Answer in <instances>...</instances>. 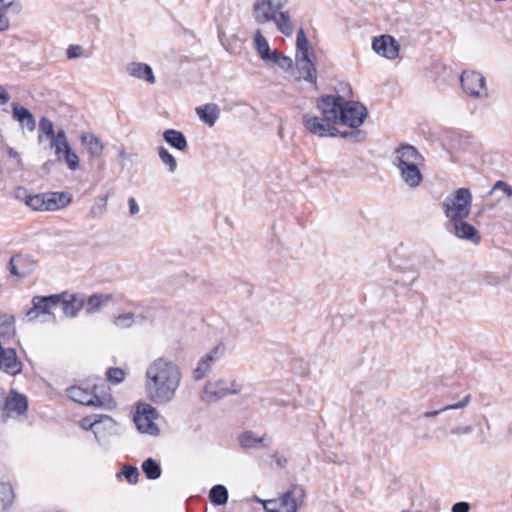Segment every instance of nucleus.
Masks as SVG:
<instances>
[{
    "mask_svg": "<svg viewBox=\"0 0 512 512\" xmlns=\"http://www.w3.org/2000/svg\"><path fill=\"white\" fill-rule=\"evenodd\" d=\"M401 512H410V511H408V510H403V511H401Z\"/></svg>",
    "mask_w": 512,
    "mask_h": 512,
    "instance_id": "obj_63",
    "label": "nucleus"
},
{
    "mask_svg": "<svg viewBox=\"0 0 512 512\" xmlns=\"http://www.w3.org/2000/svg\"><path fill=\"white\" fill-rule=\"evenodd\" d=\"M107 206V199L106 198H99L94 205L90 208L89 216L91 218H96L98 216H101L105 213Z\"/></svg>",
    "mask_w": 512,
    "mask_h": 512,
    "instance_id": "obj_47",
    "label": "nucleus"
},
{
    "mask_svg": "<svg viewBox=\"0 0 512 512\" xmlns=\"http://www.w3.org/2000/svg\"><path fill=\"white\" fill-rule=\"evenodd\" d=\"M276 64L283 70H288L292 67V59L286 55H281Z\"/></svg>",
    "mask_w": 512,
    "mask_h": 512,
    "instance_id": "obj_52",
    "label": "nucleus"
},
{
    "mask_svg": "<svg viewBox=\"0 0 512 512\" xmlns=\"http://www.w3.org/2000/svg\"><path fill=\"white\" fill-rule=\"evenodd\" d=\"M420 164H405L404 166L397 167L400 172L401 179L410 188H417L423 181V175L419 169Z\"/></svg>",
    "mask_w": 512,
    "mask_h": 512,
    "instance_id": "obj_21",
    "label": "nucleus"
},
{
    "mask_svg": "<svg viewBox=\"0 0 512 512\" xmlns=\"http://www.w3.org/2000/svg\"><path fill=\"white\" fill-rule=\"evenodd\" d=\"M61 156L66 162L68 168L72 171H75L79 168V157L78 155L70 148L65 150Z\"/></svg>",
    "mask_w": 512,
    "mask_h": 512,
    "instance_id": "obj_42",
    "label": "nucleus"
},
{
    "mask_svg": "<svg viewBox=\"0 0 512 512\" xmlns=\"http://www.w3.org/2000/svg\"><path fill=\"white\" fill-rule=\"evenodd\" d=\"M496 190H501L507 197H512V186L510 184L506 183L505 181L498 180L494 184L490 193H492L493 191H496Z\"/></svg>",
    "mask_w": 512,
    "mask_h": 512,
    "instance_id": "obj_49",
    "label": "nucleus"
},
{
    "mask_svg": "<svg viewBox=\"0 0 512 512\" xmlns=\"http://www.w3.org/2000/svg\"><path fill=\"white\" fill-rule=\"evenodd\" d=\"M0 370L8 375L16 376L23 370V363L18 358L16 350L6 347L0 340Z\"/></svg>",
    "mask_w": 512,
    "mask_h": 512,
    "instance_id": "obj_11",
    "label": "nucleus"
},
{
    "mask_svg": "<svg viewBox=\"0 0 512 512\" xmlns=\"http://www.w3.org/2000/svg\"><path fill=\"white\" fill-rule=\"evenodd\" d=\"M118 156H119V158H125V156H126V152H125V150H124V149H121V150L119 151V153H118Z\"/></svg>",
    "mask_w": 512,
    "mask_h": 512,
    "instance_id": "obj_62",
    "label": "nucleus"
},
{
    "mask_svg": "<svg viewBox=\"0 0 512 512\" xmlns=\"http://www.w3.org/2000/svg\"><path fill=\"white\" fill-rule=\"evenodd\" d=\"M195 111L199 119L209 127L215 125L221 112L220 107L216 103H207L198 106Z\"/></svg>",
    "mask_w": 512,
    "mask_h": 512,
    "instance_id": "obj_22",
    "label": "nucleus"
},
{
    "mask_svg": "<svg viewBox=\"0 0 512 512\" xmlns=\"http://www.w3.org/2000/svg\"><path fill=\"white\" fill-rule=\"evenodd\" d=\"M306 496L305 489L300 485H293L279 499L281 512H297Z\"/></svg>",
    "mask_w": 512,
    "mask_h": 512,
    "instance_id": "obj_15",
    "label": "nucleus"
},
{
    "mask_svg": "<svg viewBox=\"0 0 512 512\" xmlns=\"http://www.w3.org/2000/svg\"><path fill=\"white\" fill-rule=\"evenodd\" d=\"M473 428L472 426H458L453 429H451V433L455 435H463V434H469L472 432Z\"/></svg>",
    "mask_w": 512,
    "mask_h": 512,
    "instance_id": "obj_55",
    "label": "nucleus"
},
{
    "mask_svg": "<svg viewBox=\"0 0 512 512\" xmlns=\"http://www.w3.org/2000/svg\"><path fill=\"white\" fill-rule=\"evenodd\" d=\"M0 8L6 9L17 15L22 10V4L20 0H0Z\"/></svg>",
    "mask_w": 512,
    "mask_h": 512,
    "instance_id": "obj_48",
    "label": "nucleus"
},
{
    "mask_svg": "<svg viewBox=\"0 0 512 512\" xmlns=\"http://www.w3.org/2000/svg\"><path fill=\"white\" fill-rule=\"evenodd\" d=\"M344 98L340 95H322L316 101L320 116L306 113L302 117L305 129L318 137H336L339 130L335 124L340 123V110Z\"/></svg>",
    "mask_w": 512,
    "mask_h": 512,
    "instance_id": "obj_2",
    "label": "nucleus"
},
{
    "mask_svg": "<svg viewBox=\"0 0 512 512\" xmlns=\"http://www.w3.org/2000/svg\"><path fill=\"white\" fill-rule=\"evenodd\" d=\"M296 67L300 78L309 83L316 84L317 71L315 67V55L296 57Z\"/></svg>",
    "mask_w": 512,
    "mask_h": 512,
    "instance_id": "obj_18",
    "label": "nucleus"
},
{
    "mask_svg": "<svg viewBox=\"0 0 512 512\" xmlns=\"http://www.w3.org/2000/svg\"><path fill=\"white\" fill-rule=\"evenodd\" d=\"M274 457L276 458V462L280 467H284L287 463V459L283 456H278V454H275Z\"/></svg>",
    "mask_w": 512,
    "mask_h": 512,
    "instance_id": "obj_60",
    "label": "nucleus"
},
{
    "mask_svg": "<svg viewBox=\"0 0 512 512\" xmlns=\"http://www.w3.org/2000/svg\"><path fill=\"white\" fill-rule=\"evenodd\" d=\"M107 379L113 384H119L125 379V372L121 368L110 367L106 372Z\"/></svg>",
    "mask_w": 512,
    "mask_h": 512,
    "instance_id": "obj_46",
    "label": "nucleus"
},
{
    "mask_svg": "<svg viewBox=\"0 0 512 512\" xmlns=\"http://www.w3.org/2000/svg\"><path fill=\"white\" fill-rule=\"evenodd\" d=\"M134 323L135 315L132 312L119 314L113 319V324L120 329L130 328L134 325Z\"/></svg>",
    "mask_w": 512,
    "mask_h": 512,
    "instance_id": "obj_41",
    "label": "nucleus"
},
{
    "mask_svg": "<svg viewBox=\"0 0 512 512\" xmlns=\"http://www.w3.org/2000/svg\"><path fill=\"white\" fill-rule=\"evenodd\" d=\"M112 299L111 295L108 294H93L87 301H84V307L88 313L97 312L103 303Z\"/></svg>",
    "mask_w": 512,
    "mask_h": 512,
    "instance_id": "obj_33",
    "label": "nucleus"
},
{
    "mask_svg": "<svg viewBox=\"0 0 512 512\" xmlns=\"http://www.w3.org/2000/svg\"><path fill=\"white\" fill-rule=\"evenodd\" d=\"M59 294L49 296H35L32 299V307L27 311L28 320H34L41 314H52V310L58 308Z\"/></svg>",
    "mask_w": 512,
    "mask_h": 512,
    "instance_id": "obj_13",
    "label": "nucleus"
},
{
    "mask_svg": "<svg viewBox=\"0 0 512 512\" xmlns=\"http://www.w3.org/2000/svg\"><path fill=\"white\" fill-rule=\"evenodd\" d=\"M121 474L130 484H136L140 475L137 467L131 465H124Z\"/></svg>",
    "mask_w": 512,
    "mask_h": 512,
    "instance_id": "obj_45",
    "label": "nucleus"
},
{
    "mask_svg": "<svg viewBox=\"0 0 512 512\" xmlns=\"http://www.w3.org/2000/svg\"><path fill=\"white\" fill-rule=\"evenodd\" d=\"M179 366L164 357L155 359L145 374V393L155 404H167L175 397L181 382Z\"/></svg>",
    "mask_w": 512,
    "mask_h": 512,
    "instance_id": "obj_1",
    "label": "nucleus"
},
{
    "mask_svg": "<svg viewBox=\"0 0 512 512\" xmlns=\"http://www.w3.org/2000/svg\"><path fill=\"white\" fill-rule=\"evenodd\" d=\"M287 4V0H256L252 15L257 24L263 25L276 21V16Z\"/></svg>",
    "mask_w": 512,
    "mask_h": 512,
    "instance_id": "obj_7",
    "label": "nucleus"
},
{
    "mask_svg": "<svg viewBox=\"0 0 512 512\" xmlns=\"http://www.w3.org/2000/svg\"><path fill=\"white\" fill-rule=\"evenodd\" d=\"M39 139H41V135L44 134L47 138H51L55 135L54 126L52 121H50L46 117H42L39 121Z\"/></svg>",
    "mask_w": 512,
    "mask_h": 512,
    "instance_id": "obj_43",
    "label": "nucleus"
},
{
    "mask_svg": "<svg viewBox=\"0 0 512 512\" xmlns=\"http://www.w3.org/2000/svg\"><path fill=\"white\" fill-rule=\"evenodd\" d=\"M14 317L7 314L0 315V340L6 342L15 336Z\"/></svg>",
    "mask_w": 512,
    "mask_h": 512,
    "instance_id": "obj_29",
    "label": "nucleus"
},
{
    "mask_svg": "<svg viewBox=\"0 0 512 512\" xmlns=\"http://www.w3.org/2000/svg\"><path fill=\"white\" fill-rule=\"evenodd\" d=\"M355 130L351 131H339L337 136L342 138L351 139L353 142H362L366 138V132L363 130H359L354 128Z\"/></svg>",
    "mask_w": 512,
    "mask_h": 512,
    "instance_id": "obj_44",
    "label": "nucleus"
},
{
    "mask_svg": "<svg viewBox=\"0 0 512 512\" xmlns=\"http://www.w3.org/2000/svg\"><path fill=\"white\" fill-rule=\"evenodd\" d=\"M281 55H282V54H281L280 52H278V50L271 51V50L269 49L268 56H267V57H263L262 59H263L264 61H271V62H273V63H275V64H276V62H277V61H278V59L281 57Z\"/></svg>",
    "mask_w": 512,
    "mask_h": 512,
    "instance_id": "obj_56",
    "label": "nucleus"
},
{
    "mask_svg": "<svg viewBox=\"0 0 512 512\" xmlns=\"http://www.w3.org/2000/svg\"><path fill=\"white\" fill-rule=\"evenodd\" d=\"M158 156L170 173H174L176 171L177 161L164 146L158 147Z\"/></svg>",
    "mask_w": 512,
    "mask_h": 512,
    "instance_id": "obj_38",
    "label": "nucleus"
},
{
    "mask_svg": "<svg viewBox=\"0 0 512 512\" xmlns=\"http://www.w3.org/2000/svg\"><path fill=\"white\" fill-rule=\"evenodd\" d=\"M15 199L37 212H54L70 205L72 196L68 192H46L33 194L27 188L19 186L14 192Z\"/></svg>",
    "mask_w": 512,
    "mask_h": 512,
    "instance_id": "obj_3",
    "label": "nucleus"
},
{
    "mask_svg": "<svg viewBox=\"0 0 512 512\" xmlns=\"http://www.w3.org/2000/svg\"><path fill=\"white\" fill-rule=\"evenodd\" d=\"M254 45L261 58L268 56L270 47L259 29L254 33Z\"/></svg>",
    "mask_w": 512,
    "mask_h": 512,
    "instance_id": "obj_40",
    "label": "nucleus"
},
{
    "mask_svg": "<svg viewBox=\"0 0 512 512\" xmlns=\"http://www.w3.org/2000/svg\"><path fill=\"white\" fill-rule=\"evenodd\" d=\"M6 13H11L10 11L0 8V31H6L9 28V20L5 16Z\"/></svg>",
    "mask_w": 512,
    "mask_h": 512,
    "instance_id": "obj_53",
    "label": "nucleus"
},
{
    "mask_svg": "<svg viewBox=\"0 0 512 512\" xmlns=\"http://www.w3.org/2000/svg\"><path fill=\"white\" fill-rule=\"evenodd\" d=\"M96 385L92 388L88 385H77L67 389V396L74 402L85 406L102 407L104 400L97 395Z\"/></svg>",
    "mask_w": 512,
    "mask_h": 512,
    "instance_id": "obj_10",
    "label": "nucleus"
},
{
    "mask_svg": "<svg viewBox=\"0 0 512 512\" xmlns=\"http://www.w3.org/2000/svg\"><path fill=\"white\" fill-rule=\"evenodd\" d=\"M340 110V123L350 128L360 127L367 117V109L358 101L345 100Z\"/></svg>",
    "mask_w": 512,
    "mask_h": 512,
    "instance_id": "obj_8",
    "label": "nucleus"
},
{
    "mask_svg": "<svg viewBox=\"0 0 512 512\" xmlns=\"http://www.w3.org/2000/svg\"><path fill=\"white\" fill-rule=\"evenodd\" d=\"M372 49L378 55L393 60L398 57L400 45L391 35H380L373 38Z\"/></svg>",
    "mask_w": 512,
    "mask_h": 512,
    "instance_id": "obj_14",
    "label": "nucleus"
},
{
    "mask_svg": "<svg viewBox=\"0 0 512 512\" xmlns=\"http://www.w3.org/2000/svg\"><path fill=\"white\" fill-rule=\"evenodd\" d=\"M470 399H471V395L468 394L461 401H459V402H457L455 404H450V405L444 406L443 408L438 409V410H433V411L425 412L424 413V417L425 418H432V417L438 416L440 413H442L444 411H447V410L464 408V407H466L469 404Z\"/></svg>",
    "mask_w": 512,
    "mask_h": 512,
    "instance_id": "obj_37",
    "label": "nucleus"
},
{
    "mask_svg": "<svg viewBox=\"0 0 512 512\" xmlns=\"http://www.w3.org/2000/svg\"><path fill=\"white\" fill-rule=\"evenodd\" d=\"M219 347H215L211 352L202 357L196 368L193 370V377L196 381L203 379L211 370L212 363L216 360L215 354Z\"/></svg>",
    "mask_w": 512,
    "mask_h": 512,
    "instance_id": "obj_26",
    "label": "nucleus"
},
{
    "mask_svg": "<svg viewBox=\"0 0 512 512\" xmlns=\"http://www.w3.org/2000/svg\"><path fill=\"white\" fill-rule=\"evenodd\" d=\"M472 194L468 188H459L449 194L442 203L445 216L449 221L467 218L471 212Z\"/></svg>",
    "mask_w": 512,
    "mask_h": 512,
    "instance_id": "obj_4",
    "label": "nucleus"
},
{
    "mask_svg": "<svg viewBox=\"0 0 512 512\" xmlns=\"http://www.w3.org/2000/svg\"><path fill=\"white\" fill-rule=\"evenodd\" d=\"M8 155L10 158H13V159H19V154L17 151H15L13 148L9 147L8 148Z\"/></svg>",
    "mask_w": 512,
    "mask_h": 512,
    "instance_id": "obj_61",
    "label": "nucleus"
},
{
    "mask_svg": "<svg viewBox=\"0 0 512 512\" xmlns=\"http://www.w3.org/2000/svg\"><path fill=\"white\" fill-rule=\"evenodd\" d=\"M142 470L145 476L150 480L158 479L162 472L159 463L152 458H148L143 462Z\"/></svg>",
    "mask_w": 512,
    "mask_h": 512,
    "instance_id": "obj_36",
    "label": "nucleus"
},
{
    "mask_svg": "<svg viewBox=\"0 0 512 512\" xmlns=\"http://www.w3.org/2000/svg\"><path fill=\"white\" fill-rule=\"evenodd\" d=\"M394 154L395 158L393 160V164L396 167L404 166L405 164H421L423 161L422 155L410 144L399 145Z\"/></svg>",
    "mask_w": 512,
    "mask_h": 512,
    "instance_id": "obj_16",
    "label": "nucleus"
},
{
    "mask_svg": "<svg viewBox=\"0 0 512 512\" xmlns=\"http://www.w3.org/2000/svg\"><path fill=\"white\" fill-rule=\"evenodd\" d=\"M242 385L234 379L208 381L201 392V399L206 403H215L220 399L240 393Z\"/></svg>",
    "mask_w": 512,
    "mask_h": 512,
    "instance_id": "obj_5",
    "label": "nucleus"
},
{
    "mask_svg": "<svg viewBox=\"0 0 512 512\" xmlns=\"http://www.w3.org/2000/svg\"><path fill=\"white\" fill-rule=\"evenodd\" d=\"M10 100V95L9 93L6 91V89L0 85V105H4L6 103H8Z\"/></svg>",
    "mask_w": 512,
    "mask_h": 512,
    "instance_id": "obj_58",
    "label": "nucleus"
},
{
    "mask_svg": "<svg viewBox=\"0 0 512 512\" xmlns=\"http://www.w3.org/2000/svg\"><path fill=\"white\" fill-rule=\"evenodd\" d=\"M263 440V437H256L252 431H245L239 437V442L244 448H256Z\"/></svg>",
    "mask_w": 512,
    "mask_h": 512,
    "instance_id": "obj_39",
    "label": "nucleus"
},
{
    "mask_svg": "<svg viewBox=\"0 0 512 512\" xmlns=\"http://www.w3.org/2000/svg\"><path fill=\"white\" fill-rule=\"evenodd\" d=\"M66 293L59 294L58 307L68 317H74L84 307V299L78 298L76 295H69Z\"/></svg>",
    "mask_w": 512,
    "mask_h": 512,
    "instance_id": "obj_19",
    "label": "nucleus"
},
{
    "mask_svg": "<svg viewBox=\"0 0 512 512\" xmlns=\"http://www.w3.org/2000/svg\"><path fill=\"white\" fill-rule=\"evenodd\" d=\"M129 213L130 215H136L139 212V206L135 200V198L130 197L128 199Z\"/></svg>",
    "mask_w": 512,
    "mask_h": 512,
    "instance_id": "obj_57",
    "label": "nucleus"
},
{
    "mask_svg": "<svg viewBox=\"0 0 512 512\" xmlns=\"http://www.w3.org/2000/svg\"><path fill=\"white\" fill-rule=\"evenodd\" d=\"M14 500V491L9 483H0V511L4 512L8 510Z\"/></svg>",
    "mask_w": 512,
    "mask_h": 512,
    "instance_id": "obj_32",
    "label": "nucleus"
},
{
    "mask_svg": "<svg viewBox=\"0 0 512 512\" xmlns=\"http://www.w3.org/2000/svg\"><path fill=\"white\" fill-rule=\"evenodd\" d=\"M463 91L473 98H486L488 96L485 77L476 71H463L460 76Z\"/></svg>",
    "mask_w": 512,
    "mask_h": 512,
    "instance_id": "obj_9",
    "label": "nucleus"
},
{
    "mask_svg": "<svg viewBox=\"0 0 512 512\" xmlns=\"http://www.w3.org/2000/svg\"><path fill=\"white\" fill-rule=\"evenodd\" d=\"M80 140L91 158H99L102 155L104 144L95 134L83 133Z\"/></svg>",
    "mask_w": 512,
    "mask_h": 512,
    "instance_id": "obj_24",
    "label": "nucleus"
},
{
    "mask_svg": "<svg viewBox=\"0 0 512 512\" xmlns=\"http://www.w3.org/2000/svg\"><path fill=\"white\" fill-rule=\"evenodd\" d=\"M261 502V500H259ZM266 512H281L278 500L262 501Z\"/></svg>",
    "mask_w": 512,
    "mask_h": 512,
    "instance_id": "obj_51",
    "label": "nucleus"
},
{
    "mask_svg": "<svg viewBox=\"0 0 512 512\" xmlns=\"http://www.w3.org/2000/svg\"><path fill=\"white\" fill-rule=\"evenodd\" d=\"M28 401L26 396L12 390L9 396L5 395V402L3 403V418L0 422H6L13 415L22 416L27 412Z\"/></svg>",
    "mask_w": 512,
    "mask_h": 512,
    "instance_id": "obj_12",
    "label": "nucleus"
},
{
    "mask_svg": "<svg viewBox=\"0 0 512 512\" xmlns=\"http://www.w3.org/2000/svg\"><path fill=\"white\" fill-rule=\"evenodd\" d=\"M50 145L55 150V154L57 155L58 159L61 158V154L70 148V145L68 143L66 133L63 129H60L57 131V133L50 138Z\"/></svg>",
    "mask_w": 512,
    "mask_h": 512,
    "instance_id": "obj_31",
    "label": "nucleus"
},
{
    "mask_svg": "<svg viewBox=\"0 0 512 512\" xmlns=\"http://www.w3.org/2000/svg\"><path fill=\"white\" fill-rule=\"evenodd\" d=\"M464 219L465 218H460L451 221L454 226L455 235L458 238L470 240L473 243H479L481 241V236L479 232L476 230L474 226L465 222Z\"/></svg>",
    "mask_w": 512,
    "mask_h": 512,
    "instance_id": "obj_20",
    "label": "nucleus"
},
{
    "mask_svg": "<svg viewBox=\"0 0 512 512\" xmlns=\"http://www.w3.org/2000/svg\"><path fill=\"white\" fill-rule=\"evenodd\" d=\"M82 47L80 45H70L66 50L68 59H75L82 56Z\"/></svg>",
    "mask_w": 512,
    "mask_h": 512,
    "instance_id": "obj_50",
    "label": "nucleus"
},
{
    "mask_svg": "<svg viewBox=\"0 0 512 512\" xmlns=\"http://www.w3.org/2000/svg\"><path fill=\"white\" fill-rule=\"evenodd\" d=\"M12 117L22 126H26L29 131H33L36 127V121L33 114L17 102L12 103Z\"/></svg>",
    "mask_w": 512,
    "mask_h": 512,
    "instance_id": "obj_23",
    "label": "nucleus"
},
{
    "mask_svg": "<svg viewBox=\"0 0 512 512\" xmlns=\"http://www.w3.org/2000/svg\"><path fill=\"white\" fill-rule=\"evenodd\" d=\"M209 499L214 505H225L228 501L227 488L220 484L213 486L209 492Z\"/></svg>",
    "mask_w": 512,
    "mask_h": 512,
    "instance_id": "obj_35",
    "label": "nucleus"
},
{
    "mask_svg": "<svg viewBox=\"0 0 512 512\" xmlns=\"http://www.w3.org/2000/svg\"><path fill=\"white\" fill-rule=\"evenodd\" d=\"M157 416V410L152 405L139 403L133 420L139 432L157 436L159 434V428L154 422Z\"/></svg>",
    "mask_w": 512,
    "mask_h": 512,
    "instance_id": "obj_6",
    "label": "nucleus"
},
{
    "mask_svg": "<svg viewBox=\"0 0 512 512\" xmlns=\"http://www.w3.org/2000/svg\"><path fill=\"white\" fill-rule=\"evenodd\" d=\"M276 24L277 29L286 36H291L294 27L291 22L290 14L288 11L280 10L278 15L276 16V21H272Z\"/></svg>",
    "mask_w": 512,
    "mask_h": 512,
    "instance_id": "obj_30",
    "label": "nucleus"
},
{
    "mask_svg": "<svg viewBox=\"0 0 512 512\" xmlns=\"http://www.w3.org/2000/svg\"><path fill=\"white\" fill-rule=\"evenodd\" d=\"M304 55L313 56L314 53L310 51V44L303 28H300L296 34V57Z\"/></svg>",
    "mask_w": 512,
    "mask_h": 512,
    "instance_id": "obj_34",
    "label": "nucleus"
},
{
    "mask_svg": "<svg viewBox=\"0 0 512 512\" xmlns=\"http://www.w3.org/2000/svg\"><path fill=\"white\" fill-rule=\"evenodd\" d=\"M27 260L22 255H15L10 258L8 263V270L11 275L18 278H25L29 275L30 271L25 269Z\"/></svg>",
    "mask_w": 512,
    "mask_h": 512,
    "instance_id": "obj_28",
    "label": "nucleus"
},
{
    "mask_svg": "<svg viewBox=\"0 0 512 512\" xmlns=\"http://www.w3.org/2000/svg\"><path fill=\"white\" fill-rule=\"evenodd\" d=\"M470 505L467 502H457L452 506V512H469Z\"/></svg>",
    "mask_w": 512,
    "mask_h": 512,
    "instance_id": "obj_54",
    "label": "nucleus"
},
{
    "mask_svg": "<svg viewBox=\"0 0 512 512\" xmlns=\"http://www.w3.org/2000/svg\"><path fill=\"white\" fill-rule=\"evenodd\" d=\"M5 390L0 387V418H3V403L5 402Z\"/></svg>",
    "mask_w": 512,
    "mask_h": 512,
    "instance_id": "obj_59",
    "label": "nucleus"
},
{
    "mask_svg": "<svg viewBox=\"0 0 512 512\" xmlns=\"http://www.w3.org/2000/svg\"><path fill=\"white\" fill-rule=\"evenodd\" d=\"M114 420L108 415H91L81 419L80 426L84 430L93 431L94 435L98 437L102 429H112L114 427Z\"/></svg>",
    "mask_w": 512,
    "mask_h": 512,
    "instance_id": "obj_17",
    "label": "nucleus"
},
{
    "mask_svg": "<svg viewBox=\"0 0 512 512\" xmlns=\"http://www.w3.org/2000/svg\"><path fill=\"white\" fill-rule=\"evenodd\" d=\"M163 139L168 145L179 151H185L188 147V142L185 135L179 130H165L163 132Z\"/></svg>",
    "mask_w": 512,
    "mask_h": 512,
    "instance_id": "obj_27",
    "label": "nucleus"
},
{
    "mask_svg": "<svg viewBox=\"0 0 512 512\" xmlns=\"http://www.w3.org/2000/svg\"><path fill=\"white\" fill-rule=\"evenodd\" d=\"M127 71L130 76L145 80L149 84H154L156 81L152 68L148 64L133 62L127 66Z\"/></svg>",
    "mask_w": 512,
    "mask_h": 512,
    "instance_id": "obj_25",
    "label": "nucleus"
}]
</instances>
